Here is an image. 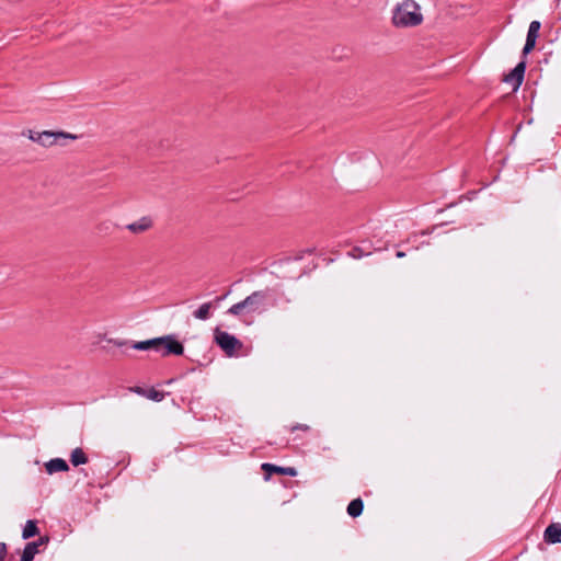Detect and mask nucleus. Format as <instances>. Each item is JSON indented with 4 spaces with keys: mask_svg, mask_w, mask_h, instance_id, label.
I'll list each match as a JSON object with an SVG mask.
<instances>
[{
    "mask_svg": "<svg viewBox=\"0 0 561 561\" xmlns=\"http://www.w3.org/2000/svg\"><path fill=\"white\" fill-rule=\"evenodd\" d=\"M391 24L396 28H409L421 24L420 5L414 0H402L392 9Z\"/></svg>",
    "mask_w": 561,
    "mask_h": 561,
    "instance_id": "obj_1",
    "label": "nucleus"
},
{
    "mask_svg": "<svg viewBox=\"0 0 561 561\" xmlns=\"http://www.w3.org/2000/svg\"><path fill=\"white\" fill-rule=\"evenodd\" d=\"M266 295L264 291H254L242 301L232 305L228 309V313L233 316H241L244 312H255L263 305Z\"/></svg>",
    "mask_w": 561,
    "mask_h": 561,
    "instance_id": "obj_2",
    "label": "nucleus"
},
{
    "mask_svg": "<svg viewBox=\"0 0 561 561\" xmlns=\"http://www.w3.org/2000/svg\"><path fill=\"white\" fill-rule=\"evenodd\" d=\"M214 341L229 357L236 355V353L243 347L240 340L219 328L214 330Z\"/></svg>",
    "mask_w": 561,
    "mask_h": 561,
    "instance_id": "obj_3",
    "label": "nucleus"
},
{
    "mask_svg": "<svg viewBox=\"0 0 561 561\" xmlns=\"http://www.w3.org/2000/svg\"><path fill=\"white\" fill-rule=\"evenodd\" d=\"M78 138L77 135L70 134L67 131H50V130H44L41 131V136L37 137L38 145L48 148L53 147L58 144L60 139H71L76 140Z\"/></svg>",
    "mask_w": 561,
    "mask_h": 561,
    "instance_id": "obj_4",
    "label": "nucleus"
},
{
    "mask_svg": "<svg viewBox=\"0 0 561 561\" xmlns=\"http://www.w3.org/2000/svg\"><path fill=\"white\" fill-rule=\"evenodd\" d=\"M160 340L162 341L161 346L163 348L162 356H168L171 354H173V355H182L183 354V352H184L183 345L179 341H176L173 335L160 336Z\"/></svg>",
    "mask_w": 561,
    "mask_h": 561,
    "instance_id": "obj_5",
    "label": "nucleus"
},
{
    "mask_svg": "<svg viewBox=\"0 0 561 561\" xmlns=\"http://www.w3.org/2000/svg\"><path fill=\"white\" fill-rule=\"evenodd\" d=\"M525 69L526 64L522 61L508 75L504 77V81L506 83L513 84L514 91H516L520 87L524 79Z\"/></svg>",
    "mask_w": 561,
    "mask_h": 561,
    "instance_id": "obj_6",
    "label": "nucleus"
},
{
    "mask_svg": "<svg viewBox=\"0 0 561 561\" xmlns=\"http://www.w3.org/2000/svg\"><path fill=\"white\" fill-rule=\"evenodd\" d=\"M153 226V220L149 216H144L139 218L137 221L128 224L126 228L134 234H140L149 229H151Z\"/></svg>",
    "mask_w": 561,
    "mask_h": 561,
    "instance_id": "obj_7",
    "label": "nucleus"
},
{
    "mask_svg": "<svg viewBox=\"0 0 561 561\" xmlns=\"http://www.w3.org/2000/svg\"><path fill=\"white\" fill-rule=\"evenodd\" d=\"M261 468L267 474L266 479H268L272 473H279V474H285V476H289V477L297 476V470L294 467H278V466L266 462V463H263L261 466Z\"/></svg>",
    "mask_w": 561,
    "mask_h": 561,
    "instance_id": "obj_8",
    "label": "nucleus"
},
{
    "mask_svg": "<svg viewBox=\"0 0 561 561\" xmlns=\"http://www.w3.org/2000/svg\"><path fill=\"white\" fill-rule=\"evenodd\" d=\"M545 540L549 543H560L561 542V525L551 524L545 530Z\"/></svg>",
    "mask_w": 561,
    "mask_h": 561,
    "instance_id": "obj_9",
    "label": "nucleus"
},
{
    "mask_svg": "<svg viewBox=\"0 0 561 561\" xmlns=\"http://www.w3.org/2000/svg\"><path fill=\"white\" fill-rule=\"evenodd\" d=\"M45 469H46L47 473L53 474V473L59 472V471H68L69 466L66 462V460H64L61 458H54L45 463Z\"/></svg>",
    "mask_w": 561,
    "mask_h": 561,
    "instance_id": "obj_10",
    "label": "nucleus"
},
{
    "mask_svg": "<svg viewBox=\"0 0 561 561\" xmlns=\"http://www.w3.org/2000/svg\"><path fill=\"white\" fill-rule=\"evenodd\" d=\"M161 342L162 341L160 340V337H154V339L147 340V341L135 342L131 345V347L134 350H138V351H147V350L159 351L161 347Z\"/></svg>",
    "mask_w": 561,
    "mask_h": 561,
    "instance_id": "obj_11",
    "label": "nucleus"
},
{
    "mask_svg": "<svg viewBox=\"0 0 561 561\" xmlns=\"http://www.w3.org/2000/svg\"><path fill=\"white\" fill-rule=\"evenodd\" d=\"M38 553V543L37 542H28L26 543L23 553L21 556L20 561H32L35 554Z\"/></svg>",
    "mask_w": 561,
    "mask_h": 561,
    "instance_id": "obj_12",
    "label": "nucleus"
},
{
    "mask_svg": "<svg viewBox=\"0 0 561 561\" xmlns=\"http://www.w3.org/2000/svg\"><path fill=\"white\" fill-rule=\"evenodd\" d=\"M364 510V503L362 499H354L347 506V514L352 517H358Z\"/></svg>",
    "mask_w": 561,
    "mask_h": 561,
    "instance_id": "obj_13",
    "label": "nucleus"
},
{
    "mask_svg": "<svg viewBox=\"0 0 561 561\" xmlns=\"http://www.w3.org/2000/svg\"><path fill=\"white\" fill-rule=\"evenodd\" d=\"M70 461L73 466H80L88 462V457L81 448H75L70 455Z\"/></svg>",
    "mask_w": 561,
    "mask_h": 561,
    "instance_id": "obj_14",
    "label": "nucleus"
},
{
    "mask_svg": "<svg viewBox=\"0 0 561 561\" xmlns=\"http://www.w3.org/2000/svg\"><path fill=\"white\" fill-rule=\"evenodd\" d=\"M38 534L37 525L34 520H27L22 533L24 539H28Z\"/></svg>",
    "mask_w": 561,
    "mask_h": 561,
    "instance_id": "obj_15",
    "label": "nucleus"
},
{
    "mask_svg": "<svg viewBox=\"0 0 561 561\" xmlns=\"http://www.w3.org/2000/svg\"><path fill=\"white\" fill-rule=\"evenodd\" d=\"M211 304L206 302L199 306V308L194 312V317L198 320H206L210 314Z\"/></svg>",
    "mask_w": 561,
    "mask_h": 561,
    "instance_id": "obj_16",
    "label": "nucleus"
},
{
    "mask_svg": "<svg viewBox=\"0 0 561 561\" xmlns=\"http://www.w3.org/2000/svg\"><path fill=\"white\" fill-rule=\"evenodd\" d=\"M540 22L539 21H533L530 24H529V28H528V33H527V37L529 38H534V39H537L538 36H539V30H540Z\"/></svg>",
    "mask_w": 561,
    "mask_h": 561,
    "instance_id": "obj_17",
    "label": "nucleus"
},
{
    "mask_svg": "<svg viewBox=\"0 0 561 561\" xmlns=\"http://www.w3.org/2000/svg\"><path fill=\"white\" fill-rule=\"evenodd\" d=\"M146 397L152 401L160 402L164 399V393L156 389H150L147 391Z\"/></svg>",
    "mask_w": 561,
    "mask_h": 561,
    "instance_id": "obj_18",
    "label": "nucleus"
},
{
    "mask_svg": "<svg viewBox=\"0 0 561 561\" xmlns=\"http://www.w3.org/2000/svg\"><path fill=\"white\" fill-rule=\"evenodd\" d=\"M536 41L537 39L529 38V37L526 38V44H525L524 49H523V54L524 55L529 54L535 48Z\"/></svg>",
    "mask_w": 561,
    "mask_h": 561,
    "instance_id": "obj_19",
    "label": "nucleus"
},
{
    "mask_svg": "<svg viewBox=\"0 0 561 561\" xmlns=\"http://www.w3.org/2000/svg\"><path fill=\"white\" fill-rule=\"evenodd\" d=\"M107 342L113 344V345H115V346H117V347H123V346L127 345V341H125V340L108 339Z\"/></svg>",
    "mask_w": 561,
    "mask_h": 561,
    "instance_id": "obj_20",
    "label": "nucleus"
},
{
    "mask_svg": "<svg viewBox=\"0 0 561 561\" xmlns=\"http://www.w3.org/2000/svg\"><path fill=\"white\" fill-rule=\"evenodd\" d=\"M41 136V131L28 130L27 137L34 142L38 144L37 137Z\"/></svg>",
    "mask_w": 561,
    "mask_h": 561,
    "instance_id": "obj_21",
    "label": "nucleus"
},
{
    "mask_svg": "<svg viewBox=\"0 0 561 561\" xmlns=\"http://www.w3.org/2000/svg\"><path fill=\"white\" fill-rule=\"evenodd\" d=\"M309 428H310V427H309L308 425H306V424H297V425H295V426L290 427V431H291V432H295V431H298V430H299V431L307 432V431H309Z\"/></svg>",
    "mask_w": 561,
    "mask_h": 561,
    "instance_id": "obj_22",
    "label": "nucleus"
},
{
    "mask_svg": "<svg viewBox=\"0 0 561 561\" xmlns=\"http://www.w3.org/2000/svg\"><path fill=\"white\" fill-rule=\"evenodd\" d=\"M130 390L137 394L145 396V397L147 393V391L145 389H142L141 387H133V388H130Z\"/></svg>",
    "mask_w": 561,
    "mask_h": 561,
    "instance_id": "obj_23",
    "label": "nucleus"
},
{
    "mask_svg": "<svg viewBox=\"0 0 561 561\" xmlns=\"http://www.w3.org/2000/svg\"><path fill=\"white\" fill-rule=\"evenodd\" d=\"M5 554H7L5 543L0 542V561H2L4 559Z\"/></svg>",
    "mask_w": 561,
    "mask_h": 561,
    "instance_id": "obj_24",
    "label": "nucleus"
},
{
    "mask_svg": "<svg viewBox=\"0 0 561 561\" xmlns=\"http://www.w3.org/2000/svg\"><path fill=\"white\" fill-rule=\"evenodd\" d=\"M47 541H48V538L41 537L36 542L38 543V547H39V546L44 545Z\"/></svg>",
    "mask_w": 561,
    "mask_h": 561,
    "instance_id": "obj_25",
    "label": "nucleus"
},
{
    "mask_svg": "<svg viewBox=\"0 0 561 561\" xmlns=\"http://www.w3.org/2000/svg\"><path fill=\"white\" fill-rule=\"evenodd\" d=\"M357 254H359V249L358 248H354L352 255L354 257H357Z\"/></svg>",
    "mask_w": 561,
    "mask_h": 561,
    "instance_id": "obj_26",
    "label": "nucleus"
},
{
    "mask_svg": "<svg viewBox=\"0 0 561 561\" xmlns=\"http://www.w3.org/2000/svg\"><path fill=\"white\" fill-rule=\"evenodd\" d=\"M357 254H359V249L358 248H354L352 255L354 257H357Z\"/></svg>",
    "mask_w": 561,
    "mask_h": 561,
    "instance_id": "obj_27",
    "label": "nucleus"
},
{
    "mask_svg": "<svg viewBox=\"0 0 561 561\" xmlns=\"http://www.w3.org/2000/svg\"><path fill=\"white\" fill-rule=\"evenodd\" d=\"M397 256H398V257H402V256H404V252H401V251L397 252Z\"/></svg>",
    "mask_w": 561,
    "mask_h": 561,
    "instance_id": "obj_28",
    "label": "nucleus"
}]
</instances>
